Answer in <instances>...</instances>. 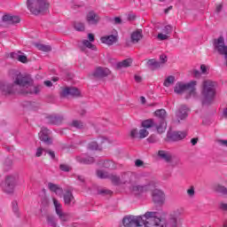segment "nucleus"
Instances as JSON below:
<instances>
[{
	"mask_svg": "<svg viewBox=\"0 0 227 227\" xmlns=\"http://www.w3.org/2000/svg\"><path fill=\"white\" fill-rule=\"evenodd\" d=\"M175 76L169 75L165 79L163 86H165L166 88H169V86H173V84H175Z\"/></svg>",
	"mask_w": 227,
	"mask_h": 227,
	"instance_id": "32",
	"label": "nucleus"
},
{
	"mask_svg": "<svg viewBox=\"0 0 227 227\" xmlns=\"http://www.w3.org/2000/svg\"><path fill=\"white\" fill-rule=\"evenodd\" d=\"M64 201L66 205H70L71 203H74V195L72 194V192L67 191L65 192Z\"/></svg>",
	"mask_w": 227,
	"mask_h": 227,
	"instance_id": "28",
	"label": "nucleus"
},
{
	"mask_svg": "<svg viewBox=\"0 0 227 227\" xmlns=\"http://www.w3.org/2000/svg\"><path fill=\"white\" fill-rule=\"evenodd\" d=\"M11 58L12 59H17L18 61H20V63H27V57L24 55V53L20 51L17 52H12L11 53Z\"/></svg>",
	"mask_w": 227,
	"mask_h": 227,
	"instance_id": "25",
	"label": "nucleus"
},
{
	"mask_svg": "<svg viewBox=\"0 0 227 227\" xmlns=\"http://www.w3.org/2000/svg\"><path fill=\"white\" fill-rule=\"evenodd\" d=\"M187 194L190 198H194V186H191L188 190H187Z\"/></svg>",
	"mask_w": 227,
	"mask_h": 227,
	"instance_id": "42",
	"label": "nucleus"
},
{
	"mask_svg": "<svg viewBox=\"0 0 227 227\" xmlns=\"http://www.w3.org/2000/svg\"><path fill=\"white\" fill-rule=\"evenodd\" d=\"M44 84H45V86H47V88L52 87V82H51V81H45Z\"/></svg>",
	"mask_w": 227,
	"mask_h": 227,
	"instance_id": "54",
	"label": "nucleus"
},
{
	"mask_svg": "<svg viewBox=\"0 0 227 227\" xmlns=\"http://www.w3.org/2000/svg\"><path fill=\"white\" fill-rule=\"evenodd\" d=\"M155 116L157 118H160V122L159 124L156 125V130L159 134H162L166 132V129L168 127V124L166 123V110L164 109H160L156 110L154 113Z\"/></svg>",
	"mask_w": 227,
	"mask_h": 227,
	"instance_id": "9",
	"label": "nucleus"
},
{
	"mask_svg": "<svg viewBox=\"0 0 227 227\" xmlns=\"http://www.w3.org/2000/svg\"><path fill=\"white\" fill-rule=\"evenodd\" d=\"M160 217V213L157 211H147L141 215H128L123 217L124 227H149L153 226Z\"/></svg>",
	"mask_w": 227,
	"mask_h": 227,
	"instance_id": "3",
	"label": "nucleus"
},
{
	"mask_svg": "<svg viewBox=\"0 0 227 227\" xmlns=\"http://www.w3.org/2000/svg\"><path fill=\"white\" fill-rule=\"evenodd\" d=\"M109 74L111 71L107 67H98L94 72L95 77H106Z\"/></svg>",
	"mask_w": 227,
	"mask_h": 227,
	"instance_id": "24",
	"label": "nucleus"
},
{
	"mask_svg": "<svg viewBox=\"0 0 227 227\" xmlns=\"http://www.w3.org/2000/svg\"><path fill=\"white\" fill-rule=\"evenodd\" d=\"M196 81H192L188 83H184L182 82H178L176 83V86L174 88L175 93L177 95H182V93H184V91H187L189 93V96L186 97V98H196L198 97V94L196 93Z\"/></svg>",
	"mask_w": 227,
	"mask_h": 227,
	"instance_id": "5",
	"label": "nucleus"
},
{
	"mask_svg": "<svg viewBox=\"0 0 227 227\" xmlns=\"http://www.w3.org/2000/svg\"><path fill=\"white\" fill-rule=\"evenodd\" d=\"M27 8L33 15H40L49 8V4L47 0H27Z\"/></svg>",
	"mask_w": 227,
	"mask_h": 227,
	"instance_id": "6",
	"label": "nucleus"
},
{
	"mask_svg": "<svg viewBox=\"0 0 227 227\" xmlns=\"http://www.w3.org/2000/svg\"><path fill=\"white\" fill-rule=\"evenodd\" d=\"M97 176L98 178H110L115 185H125L133 194H143L152 187H155L154 182L141 184L144 179H136V176L132 172H124L119 177L116 175H109L104 170H98Z\"/></svg>",
	"mask_w": 227,
	"mask_h": 227,
	"instance_id": "1",
	"label": "nucleus"
},
{
	"mask_svg": "<svg viewBox=\"0 0 227 227\" xmlns=\"http://www.w3.org/2000/svg\"><path fill=\"white\" fill-rule=\"evenodd\" d=\"M82 43V51H84V47H86L87 49H90V51H97V46H95L93 43H91V42L88 40H83Z\"/></svg>",
	"mask_w": 227,
	"mask_h": 227,
	"instance_id": "31",
	"label": "nucleus"
},
{
	"mask_svg": "<svg viewBox=\"0 0 227 227\" xmlns=\"http://www.w3.org/2000/svg\"><path fill=\"white\" fill-rule=\"evenodd\" d=\"M215 88H217V82L212 80H205L202 82L203 106H208V104L214 102V98H215Z\"/></svg>",
	"mask_w": 227,
	"mask_h": 227,
	"instance_id": "4",
	"label": "nucleus"
},
{
	"mask_svg": "<svg viewBox=\"0 0 227 227\" xmlns=\"http://www.w3.org/2000/svg\"><path fill=\"white\" fill-rule=\"evenodd\" d=\"M143 38V30L137 29L131 34V41L133 43H137Z\"/></svg>",
	"mask_w": 227,
	"mask_h": 227,
	"instance_id": "27",
	"label": "nucleus"
},
{
	"mask_svg": "<svg viewBox=\"0 0 227 227\" xmlns=\"http://www.w3.org/2000/svg\"><path fill=\"white\" fill-rule=\"evenodd\" d=\"M43 153H47V150L43 147H38L35 151V157H42Z\"/></svg>",
	"mask_w": 227,
	"mask_h": 227,
	"instance_id": "40",
	"label": "nucleus"
},
{
	"mask_svg": "<svg viewBox=\"0 0 227 227\" xmlns=\"http://www.w3.org/2000/svg\"><path fill=\"white\" fill-rule=\"evenodd\" d=\"M52 81H53V82H57V81H59V78H58V77H53V78H52Z\"/></svg>",
	"mask_w": 227,
	"mask_h": 227,
	"instance_id": "61",
	"label": "nucleus"
},
{
	"mask_svg": "<svg viewBox=\"0 0 227 227\" xmlns=\"http://www.w3.org/2000/svg\"><path fill=\"white\" fill-rule=\"evenodd\" d=\"M114 21L115 24H120V23L121 22V19H120V18H114Z\"/></svg>",
	"mask_w": 227,
	"mask_h": 227,
	"instance_id": "56",
	"label": "nucleus"
},
{
	"mask_svg": "<svg viewBox=\"0 0 227 227\" xmlns=\"http://www.w3.org/2000/svg\"><path fill=\"white\" fill-rule=\"evenodd\" d=\"M53 205L55 207V211L57 215H59V219L62 221H68L70 219V216L65 213H63V207L61 206V203L57 199H52Z\"/></svg>",
	"mask_w": 227,
	"mask_h": 227,
	"instance_id": "11",
	"label": "nucleus"
},
{
	"mask_svg": "<svg viewBox=\"0 0 227 227\" xmlns=\"http://www.w3.org/2000/svg\"><path fill=\"white\" fill-rule=\"evenodd\" d=\"M171 8H173V6L168 7V9L165 10V13H168V12H169V10H171Z\"/></svg>",
	"mask_w": 227,
	"mask_h": 227,
	"instance_id": "63",
	"label": "nucleus"
},
{
	"mask_svg": "<svg viewBox=\"0 0 227 227\" xmlns=\"http://www.w3.org/2000/svg\"><path fill=\"white\" fill-rule=\"evenodd\" d=\"M191 143H192V145H196L197 143H198V139L197 138H192V140H191Z\"/></svg>",
	"mask_w": 227,
	"mask_h": 227,
	"instance_id": "58",
	"label": "nucleus"
},
{
	"mask_svg": "<svg viewBox=\"0 0 227 227\" xmlns=\"http://www.w3.org/2000/svg\"><path fill=\"white\" fill-rule=\"evenodd\" d=\"M132 65V59H124L116 64L117 68H127Z\"/></svg>",
	"mask_w": 227,
	"mask_h": 227,
	"instance_id": "29",
	"label": "nucleus"
},
{
	"mask_svg": "<svg viewBox=\"0 0 227 227\" xmlns=\"http://www.w3.org/2000/svg\"><path fill=\"white\" fill-rule=\"evenodd\" d=\"M101 192H103V193H106V194H109L111 192H110V191L103 190V191H101Z\"/></svg>",
	"mask_w": 227,
	"mask_h": 227,
	"instance_id": "62",
	"label": "nucleus"
},
{
	"mask_svg": "<svg viewBox=\"0 0 227 227\" xmlns=\"http://www.w3.org/2000/svg\"><path fill=\"white\" fill-rule=\"evenodd\" d=\"M74 29L76 31H84V23L80 21L74 22Z\"/></svg>",
	"mask_w": 227,
	"mask_h": 227,
	"instance_id": "39",
	"label": "nucleus"
},
{
	"mask_svg": "<svg viewBox=\"0 0 227 227\" xmlns=\"http://www.w3.org/2000/svg\"><path fill=\"white\" fill-rule=\"evenodd\" d=\"M101 43H105L106 45H114L118 42V36L114 35H105L100 38Z\"/></svg>",
	"mask_w": 227,
	"mask_h": 227,
	"instance_id": "18",
	"label": "nucleus"
},
{
	"mask_svg": "<svg viewBox=\"0 0 227 227\" xmlns=\"http://www.w3.org/2000/svg\"><path fill=\"white\" fill-rule=\"evenodd\" d=\"M3 21L7 22V24H19V22H20V18L12 14H5L3 16Z\"/></svg>",
	"mask_w": 227,
	"mask_h": 227,
	"instance_id": "21",
	"label": "nucleus"
},
{
	"mask_svg": "<svg viewBox=\"0 0 227 227\" xmlns=\"http://www.w3.org/2000/svg\"><path fill=\"white\" fill-rule=\"evenodd\" d=\"M223 10V5L219 4L216 6V12H221Z\"/></svg>",
	"mask_w": 227,
	"mask_h": 227,
	"instance_id": "59",
	"label": "nucleus"
},
{
	"mask_svg": "<svg viewBox=\"0 0 227 227\" xmlns=\"http://www.w3.org/2000/svg\"><path fill=\"white\" fill-rule=\"evenodd\" d=\"M98 165L102 166V168H106L107 169H116V163L113 160H100Z\"/></svg>",
	"mask_w": 227,
	"mask_h": 227,
	"instance_id": "26",
	"label": "nucleus"
},
{
	"mask_svg": "<svg viewBox=\"0 0 227 227\" xmlns=\"http://www.w3.org/2000/svg\"><path fill=\"white\" fill-rule=\"evenodd\" d=\"M137 134H139V132L137 131V129H131L130 131L131 137H137Z\"/></svg>",
	"mask_w": 227,
	"mask_h": 227,
	"instance_id": "46",
	"label": "nucleus"
},
{
	"mask_svg": "<svg viewBox=\"0 0 227 227\" xmlns=\"http://www.w3.org/2000/svg\"><path fill=\"white\" fill-rule=\"evenodd\" d=\"M2 189L4 192L7 194H12L15 191V177L7 176L5 181L2 183Z\"/></svg>",
	"mask_w": 227,
	"mask_h": 227,
	"instance_id": "10",
	"label": "nucleus"
},
{
	"mask_svg": "<svg viewBox=\"0 0 227 227\" xmlns=\"http://www.w3.org/2000/svg\"><path fill=\"white\" fill-rule=\"evenodd\" d=\"M86 22L89 26H97L100 22V16L95 11H90L86 15Z\"/></svg>",
	"mask_w": 227,
	"mask_h": 227,
	"instance_id": "13",
	"label": "nucleus"
},
{
	"mask_svg": "<svg viewBox=\"0 0 227 227\" xmlns=\"http://www.w3.org/2000/svg\"><path fill=\"white\" fill-rule=\"evenodd\" d=\"M215 191H216L217 192H221L222 194H226L227 195V189L226 187L221 185V184H217L215 186Z\"/></svg>",
	"mask_w": 227,
	"mask_h": 227,
	"instance_id": "36",
	"label": "nucleus"
},
{
	"mask_svg": "<svg viewBox=\"0 0 227 227\" xmlns=\"http://www.w3.org/2000/svg\"><path fill=\"white\" fill-rule=\"evenodd\" d=\"M72 125L76 129H82L84 126L81 121H73Z\"/></svg>",
	"mask_w": 227,
	"mask_h": 227,
	"instance_id": "41",
	"label": "nucleus"
},
{
	"mask_svg": "<svg viewBox=\"0 0 227 227\" xmlns=\"http://www.w3.org/2000/svg\"><path fill=\"white\" fill-rule=\"evenodd\" d=\"M154 183V187H151L148 189V191H152V198L154 203H157L158 205H163L164 201H166V194H164V192L161 190L156 189L157 187V182L155 181H149ZM146 191V192H148Z\"/></svg>",
	"mask_w": 227,
	"mask_h": 227,
	"instance_id": "7",
	"label": "nucleus"
},
{
	"mask_svg": "<svg viewBox=\"0 0 227 227\" xmlns=\"http://www.w3.org/2000/svg\"><path fill=\"white\" fill-rule=\"evenodd\" d=\"M147 67L152 70H155L157 68H160V63L153 59H149L147 61Z\"/></svg>",
	"mask_w": 227,
	"mask_h": 227,
	"instance_id": "30",
	"label": "nucleus"
},
{
	"mask_svg": "<svg viewBox=\"0 0 227 227\" xmlns=\"http://www.w3.org/2000/svg\"><path fill=\"white\" fill-rule=\"evenodd\" d=\"M220 208H222V210H225L227 212V203H222L220 205Z\"/></svg>",
	"mask_w": 227,
	"mask_h": 227,
	"instance_id": "52",
	"label": "nucleus"
},
{
	"mask_svg": "<svg viewBox=\"0 0 227 227\" xmlns=\"http://www.w3.org/2000/svg\"><path fill=\"white\" fill-rule=\"evenodd\" d=\"M36 48L38 49V51H42L43 52H50V51L51 50V46L42 43L36 44Z\"/></svg>",
	"mask_w": 227,
	"mask_h": 227,
	"instance_id": "35",
	"label": "nucleus"
},
{
	"mask_svg": "<svg viewBox=\"0 0 227 227\" xmlns=\"http://www.w3.org/2000/svg\"><path fill=\"white\" fill-rule=\"evenodd\" d=\"M12 210L15 214H17V212H19V208L17 207V202H12Z\"/></svg>",
	"mask_w": 227,
	"mask_h": 227,
	"instance_id": "49",
	"label": "nucleus"
},
{
	"mask_svg": "<svg viewBox=\"0 0 227 227\" xmlns=\"http://www.w3.org/2000/svg\"><path fill=\"white\" fill-rule=\"evenodd\" d=\"M88 39H89V42H95V35H93V34H89L88 35Z\"/></svg>",
	"mask_w": 227,
	"mask_h": 227,
	"instance_id": "50",
	"label": "nucleus"
},
{
	"mask_svg": "<svg viewBox=\"0 0 227 227\" xmlns=\"http://www.w3.org/2000/svg\"><path fill=\"white\" fill-rule=\"evenodd\" d=\"M135 81H136V82H143V77H141V75H139V74H136L135 75Z\"/></svg>",
	"mask_w": 227,
	"mask_h": 227,
	"instance_id": "48",
	"label": "nucleus"
},
{
	"mask_svg": "<svg viewBox=\"0 0 227 227\" xmlns=\"http://www.w3.org/2000/svg\"><path fill=\"white\" fill-rule=\"evenodd\" d=\"M60 169H61V171L68 172V171H70V166H68L67 164H61Z\"/></svg>",
	"mask_w": 227,
	"mask_h": 227,
	"instance_id": "44",
	"label": "nucleus"
},
{
	"mask_svg": "<svg viewBox=\"0 0 227 227\" xmlns=\"http://www.w3.org/2000/svg\"><path fill=\"white\" fill-rule=\"evenodd\" d=\"M135 166H136L137 168H141V166H143V160H137L135 161Z\"/></svg>",
	"mask_w": 227,
	"mask_h": 227,
	"instance_id": "47",
	"label": "nucleus"
},
{
	"mask_svg": "<svg viewBox=\"0 0 227 227\" xmlns=\"http://www.w3.org/2000/svg\"><path fill=\"white\" fill-rule=\"evenodd\" d=\"M150 133L148 132V130H146V129H140L139 130V132H138V137L140 138V139H145V137H148V135H149Z\"/></svg>",
	"mask_w": 227,
	"mask_h": 227,
	"instance_id": "37",
	"label": "nucleus"
},
{
	"mask_svg": "<svg viewBox=\"0 0 227 227\" xmlns=\"http://www.w3.org/2000/svg\"><path fill=\"white\" fill-rule=\"evenodd\" d=\"M187 133L185 131H168L167 133V138L168 141H181V139H184L186 137Z\"/></svg>",
	"mask_w": 227,
	"mask_h": 227,
	"instance_id": "12",
	"label": "nucleus"
},
{
	"mask_svg": "<svg viewBox=\"0 0 227 227\" xmlns=\"http://www.w3.org/2000/svg\"><path fill=\"white\" fill-rule=\"evenodd\" d=\"M47 224H48V226H51V227L58 226V223L56 222V218H54V216H52V215H48L47 216Z\"/></svg>",
	"mask_w": 227,
	"mask_h": 227,
	"instance_id": "34",
	"label": "nucleus"
},
{
	"mask_svg": "<svg viewBox=\"0 0 227 227\" xmlns=\"http://www.w3.org/2000/svg\"><path fill=\"white\" fill-rule=\"evenodd\" d=\"M51 123H53L54 125H58V117H51Z\"/></svg>",
	"mask_w": 227,
	"mask_h": 227,
	"instance_id": "53",
	"label": "nucleus"
},
{
	"mask_svg": "<svg viewBox=\"0 0 227 227\" xmlns=\"http://www.w3.org/2000/svg\"><path fill=\"white\" fill-rule=\"evenodd\" d=\"M50 134L51 130H49L47 128H42L41 131L39 132V138L41 141H43V143H46V145H51V143H52V139L49 137Z\"/></svg>",
	"mask_w": 227,
	"mask_h": 227,
	"instance_id": "17",
	"label": "nucleus"
},
{
	"mask_svg": "<svg viewBox=\"0 0 227 227\" xmlns=\"http://www.w3.org/2000/svg\"><path fill=\"white\" fill-rule=\"evenodd\" d=\"M77 178L80 182H84V177L82 176H78Z\"/></svg>",
	"mask_w": 227,
	"mask_h": 227,
	"instance_id": "60",
	"label": "nucleus"
},
{
	"mask_svg": "<svg viewBox=\"0 0 227 227\" xmlns=\"http://www.w3.org/2000/svg\"><path fill=\"white\" fill-rule=\"evenodd\" d=\"M46 153H48L51 159L56 157V154L52 151H46Z\"/></svg>",
	"mask_w": 227,
	"mask_h": 227,
	"instance_id": "51",
	"label": "nucleus"
},
{
	"mask_svg": "<svg viewBox=\"0 0 227 227\" xmlns=\"http://www.w3.org/2000/svg\"><path fill=\"white\" fill-rule=\"evenodd\" d=\"M48 189L51 192H55V194H57V196L63 195V188H61L59 184H56L54 183H48Z\"/></svg>",
	"mask_w": 227,
	"mask_h": 227,
	"instance_id": "23",
	"label": "nucleus"
},
{
	"mask_svg": "<svg viewBox=\"0 0 227 227\" xmlns=\"http://www.w3.org/2000/svg\"><path fill=\"white\" fill-rule=\"evenodd\" d=\"M193 75H194L195 77H200V75H201V73H200V71H198V70H194V71H193Z\"/></svg>",
	"mask_w": 227,
	"mask_h": 227,
	"instance_id": "55",
	"label": "nucleus"
},
{
	"mask_svg": "<svg viewBox=\"0 0 227 227\" xmlns=\"http://www.w3.org/2000/svg\"><path fill=\"white\" fill-rule=\"evenodd\" d=\"M158 157H160L161 160H165V162H171L173 160V154L168 151L160 150L158 152Z\"/></svg>",
	"mask_w": 227,
	"mask_h": 227,
	"instance_id": "19",
	"label": "nucleus"
},
{
	"mask_svg": "<svg viewBox=\"0 0 227 227\" xmlns=\"http://www.w3.org/2000/svg\"><path fill=\"white\" fill-rule=\"evenodd\" d=\"M167 61H168V56H166L165 54H162L160 56V67H162V65H164V63H166Z\"/></svg>",
	"mask_w": 227,
	"mask_h": 227,
	"instance_id": "43",
	"label": "nucleus"
},
{
	"mask_svg": "<svg viewBox=\"0 0 227 227\" xmlns=\"http://www.w3.org/2000/svg\"><path fill=\"white\" fill-rule=\"evenodd\" d=\"M61 97H79L81 90L74 87H66L60 92Z\"/></svg>",
	"mask_w": 227,
	"mask_h": 227,
	"instance_id": "16",
	"label": "nucleus"
},
{
	"mask_svg": "<svg viewBox=\"0 0 227 227\" xmlns=\"http://www.w3.org/2000/svg\"><path fill=\"white\" fill-rule=\"evenodd\" d=\"M76 160L81 164H93V162H95V159L93 157L88 156L86 154L77 156Z\"/></svg>",
	"mask_w": 227,
	"mask_h": 227,
	"instance_id": "20",
	"label": "nucleus"
},
{
	"mask_svg": "<svg viewBox=\"0 0 227 227\" xmlns=\"http://www.w3.org/2000/svg\"><path fill=\"white\" fill-rule=\"evenodd\" d=\"M13 84L0 82L1 95H13V93H21V95H27L40 93L42 87L34 86L33 79L29 76H24L22 74H16L13 77Z\"/></svg>",
	"mask_w": 227,
	"mask_h": 227,
	"instance_id": "2",
	"label": "nucleus"
},
{
	"mask_svg": "<svg viewBox=\"0 0 227 227\" xmlns=\"http://www.w3.org/2000/svg\"><path fill=\"white\" fill-rule=\"evenodd\" d=\"M184 215V207H179L172 212V219L167 224H171L172 227H181L184 224V218L180 217Z\"/></svg>",
	"mask_w": 227,
	"mask_h": 227,
	"instance_id": "8",
	"label": "nucleus"
},
{
	"mask_svg": "<svg viewBox=\"0 0 227 227\" xmlns=\"http://www.w3.org/2000/svg\"><path fill=\"white\" fill-rule=\"evenodd\" d=\"M140 102L141 104H146V98L145 97H140Z\"/></svg>",
	"mask_w": 227,
	"mask_h": 227,
	"instance_id": "57",
	"label": "nucleus"
},
{
	"mask_svg": "<svg viewBox=\"0 0 227 227\" xmlns=\"http://www.w3.org/2000/svg\"><path fill=\"white\" fill-rule=\"evenodd\" d=\"M189 114V108L186 106H181L176 113L177 120H185Z\"/></svg>",
	"mask_w": 227,
	"mask_h": 227,
	"instance_id": "22",
	"label": "nucleus"
},
{
	"mask_svg": "<svg viewBox=\"0 0 227 227\" xmlns=\"http://www.w3.org/2000/svg\"><path fill=\"white\" fill-rule=\"evenodd\" d=\"M200 72H201V74H203V75H208V72H210V67H208L205 64H202L200 66Z\"/></svg>",
	"mask_w": 227,
	"mask_h": 227,
	"instance_id": "38",
	"label": "nucleus"
},
{
	"mask_svg": "<svg viewBox=\"0 0 227 227\" xmlns=\"http://www.w3.org/2000/svg\"><path fill=\"white\" fill-rule=\"evenodd\" d=\"M156 125L157 124H155V122H153V120L152 119L142 121V127L144 129H152V127H156Z\"/></svg>",
	"mask_w": 227,
	"mask_h": 227,
	"instance_id": "33",
	"label": "nucleus"
},
{
	"mask_svg": "<svg viewBox=\"0 0 227 227\" xmlns=\"http://www.w3.org/2000/svg\"><path fill=\"white\" fill-rule=\"evenodd\" d=\"M219 146H225L227 148V140L219 139L216 141Z\"/></svg>",
	"mask_w": 227,
	"mask_h": 227,
	"instance_id": "45",
	"label": "nucleus"
},
{
	"mask_svg": "<svg viewBox=\"0 0 227 227\" xmlns=\"http://www.w3.org/2000/svg\"><path fill=\"white\" fill-rule=\"evenodd\" d=\"M170 33H173V26L167 25L161 28V33L158 34L157 38L160 42L169 39Z\"/></svg>",
	"mask_w": 227,
	"mask_h": 227,
	"instance_id": "15",
	"label": "nucleus"
},
{
	"mask_svg": "<svg viewBox=\"0 0 227 227\" xmlns=\"http://www.w3.org/2000/svg\"><path fill=\"white\" fill-rule=\"evenodd\" d=\"M106 143H110L108 138L99 137L97 141H91L89 143L88 149L89 150H102V145Z\"/></svg>",
	"mask_w": 227,
	"mask_h": 227,
	"instance_id": "14",
	"label": "nucleus"
},
{
	"mask_svg": "<svg viewBox=\"0 0 227 227\" xmlns=\"http://www.w3.org/2000/svg\"><path fill=\"white\" fill-rule=\"evenodd\" d=\"M223 227H227L226 225H223Z\"/></svg>",
	"mask_w": 227,
	"mask_h": 227,
	"instance_id": "64",
	"label": "nucleus"
}]
</instances>
